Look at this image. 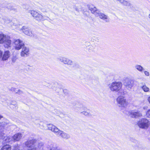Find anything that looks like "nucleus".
I'll list each match as a JSON object with an SVG mask.
<instances>
[{"label": "nucleus", "instance_id": "obj_2", "mask_svg": "<svg viewBox=\"0 0 150 150\" xmlns=\"http://www.w3.org/2000/svg\"><path fill=\"white\" fill-rule=\"evenodd\" d=\"M48 129L56 133L57 135L60 136L63 138L67 139L68 138L67 135L63 132L59 130L56 127L52 124L48 125Z\"/></svg>", "mask_w": 150, "mask_h": 150}, {"label": "nucleus", "instance_id": "obj_14", "mask_svg": "<svg viewBox=\"0 0 150 150\" xmlns=\"http://www.w3.org/2000/svg\"><path fill=\"white\" fill-rule=\"evenodd\" d=\"M8 37L3 34H0V44H3Z\"/></svg>", "mask_w": 150, "mask_h": 150}, {"label": "nucleus", "instance_id": "obj_4", "mask_svg": "<svg viewBox=\"0 0 150 150\" xmlns=\"http://www.w3.org/2000/svg\"><path fill=\"white\" fill-rule=\"evenodd\" d=\"M122 84L120 82H112L109 88L110 90L113 91L118 92L121 88Z\"/></svg>", "mask_w": 150, "mask_h": 150}, {"label": "nucleus", "instance_id": "obj_18", "mask_svg": "<svg viewBox=\"0 0 150 150\" xmlns=\"http://www.w3.org/2000/svg\"><path fill=\"white\" fill-rule=\"evenodd\" d=\"M64 63L65 64H67L69 65H71L72 64V62L71 60L68 59H65L63 60Z\"/></svg>", "mask_w": 150, "mask_h": 150}, {"label": "nucleus", "instance_id": "obj_5", "mask_svg": "<svg viewBox=\"0 0 150 150\" xmlns=\"http://www.w3.org/2000/svg\"><path fill=\"white\" fill-rule=\"evenodd\" d=\"M30 13L34 19L38 21H40L44 19L43 16L38 11L32 10L30 11Z\"/></svg>", "mask_w": 150, "mask_h": 150}, {"label": "nucleus", "instance_id": "obj_25", "mask_svg": "<svg viewBox=\"0 0 150 150\" xmlns=\"http://www.w3.org/2000/svg\"><path fill=\"white\" fill-rule=\"evenodd\" d=\"M147 100L149 103L150 104V96L148 98Z\"/></svg>", "mask_w": 150, "mask_h": 150}, {"label": "nucleus", "instance_id": "obj_15", "mask_svg": "<svg viewBox=\"0 0 150 150\" xmlns=\"http://www.w3.org/2000/svg\"><path fill=\"white\" fill-rule=\"evenodd\" d=\"M120 3L126 6H131V4L126 0H117Z\"/></svg>", "mask_w": 150, "mask_h": 150}, {"label": "nucleus", "instance_id": "obj_12", "mask_svg": "<svg viewBox=\"0 0 150 150\" xmlns=\"http://www.w3.org/2000/svg\"><path fill=\"white\" fill-rule=\"evenodd\" d=\"M10 56V52L8 50L4 51L2 55V60L3 61L7 60Z\"/></svg>", "mask_w": 150, "mask_h": 150}, {"label": "nucleus", "instance_id": "obj_13", "mask_svg": "<svg viewBox=\"0 0 150 150\" xmlns=\"http://www.w3.org/2000/svg\"><path fill=\"white\" fill-rule=\"evenodd\" d=\"M130 115L132 117L135 118L141 117L142 116V114L139 111L131 112L130 113Z\"/></svg>", "mask_w": 150, "mask_h": 150}, {"label": "nucleus", "instance_id": "obj_23", "mask_svg": "<svg viewBox=\"0 0 150 150\" xmlns=\"http://www.w3.org/2000/svg\"><path fill=\"white\" fill-rule=\"evenodd\" d=\"M17 58L16 57H13L12 59V61L14 62L17 59Z\"/></svg>", "mask_w": 150, "mask_h": 150}, {"label": "nucleus", "instance_id": "obj_27", "mask_svg": "<svg viewBox=\"0 0 150 150\" xmlns=\"http://www.w3.org/2000/svg\"><path fill=\"white\" fill-rule=\"evenodd\" d=\"M2 118H3V116L0 115V120Z\"/></svg>", "mask_w": 150, "mask_h": 150}, {"label": "nucleus", "instance_id": "obj_1", "mask_svg": "<svg viewBox=\"0 0 150 150\" xmlns=\"http://www.w3.org/2000/svg\"><path fill=\"white\" fill-rule=\"evenodd\" d=\"M15 49L17 50H19L22 48V51L21 52V55L22 57H25L28 56L29 53V49L26 47H24V44L19 39L16 40L15 42Z\"/></svg>", "mask_w": 150, "mask_h": 150}, {"label": "nucleus", "instance_id": "obj_28", "mask_svg": "<svg viewBox=\"0 0 150 150\" xmlns=\"http://www.w3.org/2000/svg\"><path fill=\"white\" fill-rule=\"evenodd\" d=\"M149 17L150 18V15H149Z\"/></svg>", "mask_w": 150, "mask_h": 150}, {"label": "nucleus", "instance_id": "obj_3", "mask_svg": "<svg viewBox=\"0 0 150 150\" xmlns=\"http://www.w3.org/2000/svg\"><path fill=\"white\" fill-rule=\"evenodd\" d=\"M137 124L140 128L146 129L149 127L150 123L147 119L142 118L138 122Z\"/></svg>", "mask_w": 150, "mask_h": 150}, {"label": "nucleus", "instance_id": "obj_11", "mask_svg": "<svg viewBox=\"0 0 150 150\" xmlns=\"http://www.w3.org/2000/svg\"><path fill=\"white\" fill-rule=\"evenodd\" d=\"M3 44V46L5 48H8L11 46V41L8 37Z\"/></svg>", "mask_w": 150, "mask_h": 150}, {"label": "nucleus", "instance_id": "obj_19", "mask_svg": "<svg viewBox=\"0 0 150 150\" xmlns=\"http://www.w3.org/2000/svg\"><path fill=\"white\" fill-rule=\"evenodd\" d=\"M141 88L144 92H148L149 91V88L146 86L145 85L142 86L141 87Z\"/></svg>", "mask_w": 150, "mask_h": 150}, {"label": "nucleus", "instance_id": "obj_9", "mask_svg": "<svg viewBox=\"0 0 150 150\" xmlns=\"http://www.w3.org/2000/svg\"><path fill=\"white\" fill-rule=\"evenodd\" d=\"M21 30L23 33L28 35L30 36L32 35V33L31 30L28 27L25 26H23Z\"/></svg>", "mask_w": 150, "mask_h": 150}, {"label": "nucleus", "instance_id": "obj_22", "mask_svg": "<svg viewBox=\"0 0 150 150\" xmlns=\"http://www.w3.org/2000/svg\"><path fill=\"white\" fill-rule=\"evenodd\" d=\"M146 114L148 117L150 116V109L147 111Z\"/></svg>", "mask_w": 150, "mask_h": 150}, {"label": "nucleus", "instance_id": "obj_26", "mask_svg": "<svg viewBox=\"0 0 150 150\" xmlns=\"http://www.w3.org/2000/svg\"><path fill=\"white\" fill-rule=\"evenodd\" d=\"M2 54V52L0 50V58L1 57Z\"/></svg>", "mask_w": 150, "mask_h": 150}, {"label": "nucleus", "instance_id": "obj_16", "mask_svg": "<svg viewBox=\"0 0 150 150\" xmlns=\"http://www.w3.org/2000/svg\"><path fill=\"white\" fill-rule=\"evenodd\" d=\"M11 147L8 144H5L3 146L0 150H11Z\"/></svg>", "mask_w": 150, "mask_h": 150}, {"label": "nucleus", "instance_id": "obj_6", "mask_svg": "<svg viewBox=\"0 0 150 150\" xmlns=\"http://www.w3.org/2000/svg\"><path fill=\"white\" fill-rule=\"evenodd\" d=\"M37 140L36 139H33L31 140H28L25 143L26 146L28 148H32L31 150H36L37 148L35 147Z\"/></svg>", "mask_w": 150, "mask_h": 150}, {"label": "nucleus", "instance_id": "obj_7", "mask_svg": "<svg viewBox=\"0 0 150 150\" xmlns=\"http://www.w3.org/2000/svg\"><path fill=\"white\" fill-rule=\"evenodd\" d=\"M117 101L120 106L123 107H126L129 103L127 100L122 96H119L117 99Z\"/></svg>", "mask_w": 150, "mask_h": 150}, {"label": "nucleus", "instance_id": "obj_20", "mask_svg": "<svg viewBox=\"0 0 150 150\" xmlns=\"http://www.w3.org/2000/svg\"><path fill=\"white\" fill-rule=\"evenodd\" d=\"M99 16L100 18L104 20L107 19V16L103 13L100 14Z\"/></svg>", "mask_w": 150, "mask_h": 150}, {"label": "nucleus", "instance_id": "obj_24", "mask_svg": "<svg viewBox=\"0 0 150 150\" xmlns=\"http://www.w3.org/2000/svg\"><path fill=\"white\" fill-rule=\"evenodd\" d=\"M144 74L145 75L147 76H149V73L148 72L145 71L144 72Z\"/></svg>", "mask_w": 150, "mask_h": 150}, {"label": "nucleus", "instance_id": "obj_10", "mask_svg": "<svg viewBox=\"0 0 150 150\" xmlns=\"http://www.w3.org/2000/svg\"><path fill=\"white\" fill-rule=\"evenodd\" d=\"M22 135L21 133H17L14 134L12 137L13 141L15 142L19 141L22 138Z\"/></svg>", "mask_w": 150, "mask_h": 150}, {"label": "nucleus", "instance_id": "obj_8", "mask_svg": "<svg viewBox=\"0 0 150 150\" xmlns=\"http://www.w3.org/2000/svg\"><path fill=\"white\" fill-rule=\"evenodd\" d=\"M5 134L4 133L1 132L0 133V137L4 143H8L13 141V139L10 136H5Z\"/></svg>", "mask_w": 150, "mask_h": 150}, {"label": "nucleus", "instance_id": "obj_21", "mask_svg": "<svg viewBox=\"0 0 150 150\" xmlns=\"http://www.w3.org/2000/svg\"><path fill=\"white\" fill-rule=\"evenodd\" d=\"M136 67L138 70L140 71H142L144 70L143 67L139 65H137L136 66Z\"/></svg>", "mask_w": 150, "mask_h": 150}, {"label": "nucleus", "instance_id": "obj_17", "mask_svg": "<svg viewBox=\"0 0 150 150\" xmlns=\"http://www.w3.org/2000/svg\"><path fill=\"white\" fill-rule=\"evenodd\" d=\"M89 9L91 11V12L93 13H94L97 10L96 8V7L93 6V5L90 6L89 7Z\"/></svg>", "mask_w": 150, "mask_h": 150}]
</instances>
